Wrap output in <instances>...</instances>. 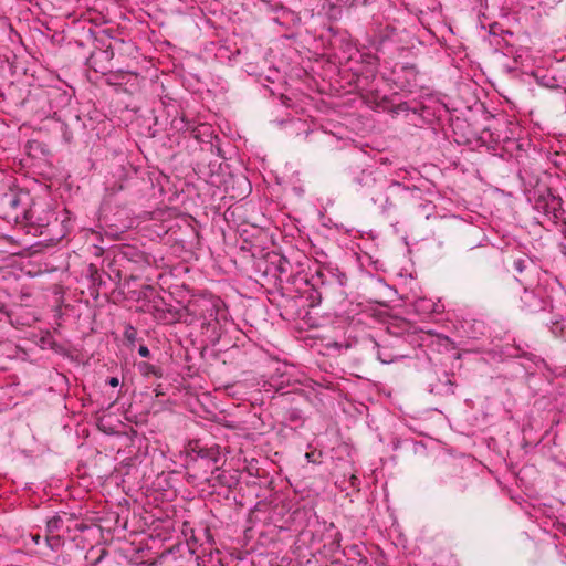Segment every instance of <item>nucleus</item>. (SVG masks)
Masks as SVG:
<instances>
[{
  "label": "nucleus",
  "instance_id": "nucleus-1",
  "mask_svg": "<svg viewBox=\"0 0 566 566\" xmlns=\"http://www.w3.org/2000/svg\"><path fill=\"white\" fill-rule=\"evenodd\" d=\"M292 279V283L298 281L303 283H311L312 286H319L325 292V297H333L344 300L346 297L345 285L347 276L338 269L323 268L318 269L315 274L308 279L306 275L297 272L295 275L289 274L286 281Z\"/></svg>",
  "mask_w": 566,
  "mask_h": 566
},
{
  "label": "nucleus",
  "instance_id": "nucleus-2",
  "mask_svg": "<svg viewBox=\"0 0 566 566\" xmlns=\"http://www.w3.org/2000/svg\"><path fill=\"white\" fill-rule=\"evenodd\" d=\"M221 460V448L217 443L208 444L201 439L189 440L186 446V468L197 473L203 470L205 475Z\"/></svg>",
  "mask_w": 566,
  "mask_h": 566
},
{
  "label": "nucleus",
  "instance_id": "nucleus-3",
  "mask_svg": "<svg viewBox=\"0 0 566 566\" xmlns=\"http://www.w3.org/2000/svg\"><path fill=\"white\" fill-rule=\"evenodd\" d=\"M535 209L542 211L544 214L557 220L564 218L566 211L563 209V200L559 196L555 195L547 186H538L534 191Z\"/></svg>",
  "mask_w": 566,
  "mask_h": 566
},
{
  "label": "nucleus",
  "instance_id": "nucleus-4",
  "mask_svg": "<svg viewBox=\"0 0 566 566\" xmlns=\"http://www.w3.org/2000/svg\"><path fill=\"white\" fill-rule=\"evenodd\" d=\"M191 313L201 323L226 319L227 311L218 297L201 298L192 303Z\"/></svg>",
  "mask_w": 566,
  "mask_h": 566
},
{
  "label": "nucleus",
  "instance_id": "nucleus-5",
  "mask_svg": "<svg viewBox=\"0 0 566 566\" xmlns=\"http://www.w3.org/2000/svg\"><path fill=\"white\" fill-rule=\"evenodd\" d=\"M406 346V342L396 337L392 340L384 342L382 344L375 342V348L377 349V358L382 364H392L399 359L409 357L408 354L403 353L402 347Z\"/></svg>",
  "mask_w": 566,
  "mask_h": 566
},
{
  "label": "nucleus",
  "instance_id": "nucleus-6",
  "mask_svg": "<svg viewBox=\"0 0 566 566\" xmlns=\"http://www.w3.org/2000/svg\"><path fill=\"white\" fill-rule=\"evenodd\" d=\"M147 312L151 313L157 319L167 322H187L188 310L174 307L167 304L163 298L154 301Z\"/></svg>",
  "mask_w": 566,
  "mask_h": 566
},
{
  "label": "nucleus",
  "instance_id": "nucleus-7",
  "mask_svg": "<svg viewBox=\"0 0 566 566\" xmlns=\"http://www.w3.org/2000/svg\"><path fill=\"white\" fill-rule=\"evenodd\" d=\"M114 59V51L111 45L105 49H96L87 57L86 64L96 73L103 75L113 71L112 61Z\"/></svg>",
  "mask_w": 566,
  "mask_h": 566
},
{
  "label": "nucleus",
  "instance_id": "nucleus-8",
  "mask_svg": "<svg viewBox=\"0 0 566 566\" xmlns=\"http://www.w3.org/2000/svg\"><path fill=\"white\" fill-rule=\"evenodd\" d=\"M202 480L209 482L213 488L232 490L239 484V473L238 471L221 470L217 464L211 469L210 475H203Z\"/></svg>",
  "mask_w": 566,
  "mask_h": 566
},
{
  "label": "nucleus",
  "instance_id": "nucleus-9",
  "mask_svg": "<svg viewBox=\"0 0 566 566\" xmlns=\"http://www.w3.org/2000/svg\"><path fill=\"white\" fill-rule=\"evenodd\" d=\"M124 261L125 254H118L115 255L112 260H109L105 265H103L102 271L104 275L114 285V287L109 289L111 291H113L120 284V281L123 279V272L120 266L122 262Z\"/></svg>",
  "mask_w": 566,
  "mask_h": 566
},
{
  "label": "nucleus",
  "instance_id": "nucleus-10",
  "mask_svg": "<svg viewBox=\"0 0 566 566\" xmlns=\"http://www.w3.org/2000/svg\"><path fill=\"white\" fill-rule=\"evenodd\" d=\"M522 310L527 313H537L546 308V300L535 291L525 289L521 295Z\"/></svg>",
  "mask_w": 566,
  "mask_h": 566
},
{
  "label": "nucleus",
  "instance_id": "nucleus-11",
  "mask_svg": "<svg viewBox=\"0 0 566 566\" xmlns=\"http://www.w3.org/2000/svg\"><path fill=\"white\" fill-rule=\"evenodd\" d=\"M453 375L443 373L438 376L436 380L429 382V391L438 396H451L454 394L455 382L453 381Z\"/></svg>",
  "mask_w": 566,
  "mask_h": 566
},
{
  "label": "nucleus",
  "instance_id": "nucleus-12",
  "mask_svg": "<svg viewBox=\"0 0 566 566\" xmlns=\"http://www.w3.org/2000/svg\"><path fill=\"white\" fill-rule=\"evenodd\" d=\"M227 322L226 318L200 324L201 334L210 345L216 346L219 343Z\"/></svg>",
  "mask_w": 566,
  "mask_h": 566
},
{
  "label": "nucleus",
  "instance_id": "nucleus-13",
  "mask_svg": "<svg viewBox=\"0 0 566 566\" xmlns=\"http://www.w3.org/2000/svg\"><path fill=\"white\" fill-rule=\"evenodd\" d=\"M350 174L353 177V181L357 187H370L375 179L373 178V174L366 169H363L359 165L355 167H350Z\"/></svg>",
  "mask_w": 566,
  "mask_h": 566
},
{
  "label": "nucleus",
  "instance_id": "nucleus-14",
  "mask_svg": "<svg viewBox=\"0 0 566 566\" xmlns=\"http://www.w3.org/2000/svg\"><path fill=\"white\" fill-rule=\"evenodd\" d=\"M389 190L399 196L400 198L405 200H409L411 198H415L416 195L420 193V189L417 187H407L402 186L400 182L392 181L389 186Z\"/></svg>",
  "mask_w": 566,
  "mask_h": 566
},
{
  "label": "nucleus",
  "instance_id": "nucleus-15",
  "mask_svg": "<svg viewBox=\"0 0 566 566\" xmlns=\"http://www.w3.org/2000/svg\"><path fill=\"white\" fill-rule=\"evenodd\" d=\"M306 286V290L303 292V297H305L308 301V306L314 307L318 305L325 296V292L319 286H312L311 283H304Z\"/></svg>",
  "mask_w": 566,
  "mask_h": 566
},
{
  "label": "nucleus",
  "instance_id": "nucleus-16",
  "mask_svg": "<svg viewBox=\"0 0 566 566\" xmlns=\"http://www.w3.org/2000/svg\"><path fill=\"white\" fill-rule=\"evenodd\" d=\"M525 347H528V345H525V346H522L521 344L512 345V346L506 347L505 353L510 357H523L525 359L536 363L538 360V356H536L533 353L527 352L525 349Z\"/></svg>",
  "mask_w": 566,
  "mask_h": 566
},
{
  "label": "nucleus",
  "instance_id": "nucleus-17",
  "mask_svg": "<svg viewBox=\"0 0 566 566\" xmlns=\"http://www.w3.org/2000/svg\"><path fill=\"white\" fill-rule=\"evenodd\" d=\"M88 275L93 285L97 286L98 289L103 287L105 291L108 290V280L104 275L103 271L99 272L95 265L91 264L88 266Z\"/></svg>",
  "mask_w": 566,
  "mask_h": 566
},
{
  "label": "nucleus",
  "instance_id": "nucleus-18",
  "mask_svg": "<svg viewBox=\"0 0 566 566\" xmlns=\"http://www.w3.org/2000/svg\"><path fill=\"white\" fill-rule=\"evenodd\" d=\"M137 368H138L139 373L145 377H151V376H154L156 378L163 377V369L153 364L142 361L137 365Z\"/></svg>",
  "mask_w": 566,
  "mask_h": 566
},
{
  "label": "nucleus",
  "instance_id": "nucleus-19",
  "mask_svg": "<svg viewBox=\"0 0 566 566\" xmlns=\"http://www.w3.org/2000/svg\"><path fill=\"white\" fill-rule=\"evenodd\" d=\"M171 126L176 130L190 132L195 137H197V135L195 134L197 128L192 125L190 120H188L184 116L179 118H174L171 122Z\"/></svg>",
  "mask_w": 566,
  "mask_h": 566
},
{
  "label": "nucleus",
  "instance_id": "nucleus-20",
  "mask_svg": "<svg viewBox=\"0 0 566 566\" xmlns=\"http://www.w3.org/2000/svg\"><path fill=\"white\" fill-rule=\"evenodd\" d=\"M109 202L104 201L99 208V221L104 222L106 226L116 227L117 229H119V227L115 223L116 220L109 214Z\"/></svg>",
  "mask_w": 566,
  "mask_h": 566
},
{
  "label": "nucleus",
  "instance_id": "nucleus-21",
  "mask_svg": "<svg viewBox=\"0 0 566 566\" xmlns=\"http://www.w3.org/2000/svg\"><path fill=\"white\" fill-rule=\"evenodd\" d=\"M23 197L27 198L28 193H23V195L15 193V192L6 193L2 198V201L4 205L10 207L12 210H18V208L20 207V205L22 202Z\"/></svg>",
  "mask_w": 566,
  "mask_h": 566
},
{
  "label": "nucleus",
  "instance_id": "nucleus-22",
  "mask_svg": "<svg viewBox=\"0 0 566 566\" xmlns=\"http://www.w3.org/2000/svg\"><path fill=\"white\" fill-rule=\"evenodd\" d=\"M63 526H64V521H63L62 516H60L59 514L52 516L46 522V526H45L46 535H54L56 532L61 531Z\"/></svg>",
  "mask_w": 566,
  "mask_h": 566
},
{
  "label": "nucleus",
  "instance_id": "nucleus-23",
  "mask_svg": "<svg viewBox=\"0 0 566 566\" xmlns=\"http://www.w3.org/2000/svg\"><path fill=\"white\" fill-rule=\"evenodd\" d=\"M533 266V261L528 258H518L513 262V269L518 274H523L526 270Z\"/></svg>",
  "mask_w": 566,
  "mask_h": 566
},
{
  "label": "nucleus",
  "instance_id": "nucleus-24",
  "mask_svg": "<svg viewBox=\"0 0 566 566\" xmlns=\"http://www.w3.org/2000/svg\"><path fill=\"white\" fill-rule=\"evenodd\" d=\"M276 270L279 271L282 280V275H287L291 271V263L285 256H280L276 265Z\"/></svg>",
  "mask_w": 566,
  "mask_h": 566
},
{
  "label": "nucleus",
  "instance_id": "nucleus-25",
  "mask_svg": "<svg viewBox=\"0 0 566 566\" xmlns=\"http://www.w3.org/2000/svg\"><path fill=\"white\" fill-rule=\"evenodd\" d=\"M45 542L52 551H57L63 544L62 537L60 535H55V534L46 535Z\"/></svg>",
  "mask_w": 566,
  "mask_h": 566
},
{
  "label": "nucleus",
  "instance_id": "nucleus-26",
  "mask_svg": "<svg viewBox=\"0 0 566 566\" xmlns=\"http://www.w3.org/2000/svg\"><path fill=\"white\" fill-rule=\"evenodd\" d=\"M124 337L130 345H134L137 339L136 328L133 325H127L124 331Z\"/></svg>",
  "mask_w": 566,
  "mask_h": 566
},
{
  "label": "nucleus",
  "instance_id": "nucleus-27",
  "mask_svg": "<svg viewBox=\"0 0 566 566\" xmlns=\"http://www.w3.org/2000/svg\"><path fill=\"white\" fill-rule=\"evenodd\" d=\"M468 490V483L463 479H457L452 484L454 493H464Z\"/></svg>",
  "mask_w": 566,
  "mask_h": 566
},
{
  "label": "nucleus",
  "instance_id": "nucleus-28",
  "mask_svg": "<svg viewBox=\"0 0 566 566\" xmlns=\"http://www.w3.org/2000/svg\"><path fill=\"white\" fill-rule=\"evenodd\" d=\"M138 354L144 357V358H147L150 356V350L148 349L147 346L145 345H140L139 348H138Z\"/></svg>",
  "mask_w": 566,
  "mask_h": 566
},
{
  "label": "nucleus",
  "instance_id": "nucleus-29",
  "mask_svg": "<svg viewBox=\"0 0 566 566\" xmlns=\"http://www.w3.org/2000/svg\"><path fill=\"white\" fill-rule=\"evenodd\" d=\"M185 310H188L189 311V314L186 316L187 317V324H191L193 322V318H197V316L195 314L191 313V310H192V304L188 307H184Z\"/></svg>",
  "mask_w": 566,
  "mask_h": 566
},
{
  "label": "nucleus",
  "instance_id": "nucleus-30",
  "mask_svg": "<svg viewBox=\"0 0 566 566\" xmlns=\"http://www.w3.org/2000/svg\"><path fill=\"white\" fill-rule=\"evenodd\" d=\"M107 384L112 387H117L119 385V380L117 377H111L108 378Z\"/></svg>",
  "mask_w": 566,
  "mask_h": 566
},
{
  "label": "nucleus",
  "instance_id": "nucleus-31",
  "mask_svg": "<svg viewBox=\"0 0 566 566\" xmlns=\"http://www.w3.org/2000/svg\"><path fill=\"white\" fill-rule=\"evenodd\" d=\"M558 220H560L563 222L562 232H563L564 237L566 238V214H564V218H559Z\"/></svg>",
  "mask_w": 566,
  "mask_h": 566
},
{
  "label": "nucleus",
  "instance_id": "nucleus-32",
  "mask_svg": "<svg viewBox=\"0 0 566 566\" xmlns=\"http://www.w3.org/2000/svg\"><path fill=\"white\" fill-rule=\"evenodd\" d=\"M543 85L547 86V87H552V88H556L558 87V85H554L552 83H548V81H545V83H542Z\"/></svg>",
  "mask_w": 566,
  "mask_h": 566
},
{
  "label": "nucleus",
  "instance_id": "nucleus-33",
  "mask_svg": "<svg viewBox=\"0 0 566 566\" xmlns=\"http://www.w3.org/2000/svg\"><path fill=\"white\" fill-rule=\"evenodd\" d=\"M543 85L547 86V87H552V88H556L558 87V85H554L552 83H548V81H545V83H542Z\"/></svg>",
  "mask_w": 566,
  "mask_h": 566
},
{
  "label": "nucleus",
  "instance_id": "nucleus-34",
  "mask_svg": "<svg viewBox=\"0 0 566 566\" xmlns=\"http://www.w3.org/2000/svg\"><path fill=\"white\" fill-rule=\"evenodd\" d=\"M22 213H23V217H24L27 220H30V219H31V217L29 216V212H28V211H25V210H24Z\"/></svg>",
  "mask_w": 566,
  "mask_h": 566
},
{
  "label": "nucleus",
  "instance_id": "nucleus-35",
  "mask_svg": "<svg viewBox=\"0 0 566 566\" xmlns=\"http://www.w3.org/2000/svg\"><path fill=\"white\" fill-rule=\"evenodd\" d=\"M130 280H135V277H134V276H130L128 280H126V281H125V285H128Z\"/></svg>",
  "mask_w": 566,
  "mask_h": 566
},
{
  "label": "nucleus",
  "instance_id": "nucleus-36",
  "mask_svg": "<svg viewBox=\"0 0 566 566\" xmlns=\"http://www.w3.org/2000/svg\"><path fill=\"white\" fill-rule=\"evenodd\" d=\"M33 539L35 543H39L40 536L38 535V536L33 537Z\"/></svg>",
  "mask_w": 566,
  "mask_h": 566
},
{
  "label": "nucleus",
  "instance_id": "nucleus-37",
  "mask_svg": "<svg viewBox=\"0 0 566 566\" xmlns=\"http://www.w3.org/2000/svg\"><path fill=\"white\" fill-rule=\"evenodd\" d=\"M403 69L413 71L415 67L413 66H405Z\"/></svg>",
  "mask_w": 566,
  "mask_h": 566
},
{
  "label": "nucleus",
  "instance_id": "nucleus-38",
  "mask_svg": "<svg viewBox=\"0 0 566 566\" xmlns=\"http://www.w3.org/2000/svg\"><path fill=\"white\" fill-rule=\"evenodd\" d=\"M565 93H566V88H565Z\"/></svg>",
  "mask_w": 566,
  "mask_h": 566
}]
</instances>
